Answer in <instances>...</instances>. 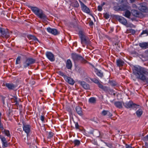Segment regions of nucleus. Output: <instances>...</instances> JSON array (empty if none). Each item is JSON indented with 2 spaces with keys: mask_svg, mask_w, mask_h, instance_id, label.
<instances>
[{
  "mask_svg": "<svg viewBox=\"0 0 148 148\" xmlns=\"http://www.w3.org/2000/svg\"><path fill=\"white\" fill-rule=\"evenodd\" d=\"M133 73L136 76L135 78L133 76H132V78L134 81L137 79L138 80H140L144 82H146V84H148V69L146 68L140 66H134L132 69Z\"/></svg>",
  "mask_w": 148,
  "mask_h": 148,
  "instance_id": "1",
  "label": "nucleus"
},
{
  "mask_svg": "<svg viewBox=\"0 0 148 148\" xmlns=\"http://www.w3.org/2000/svg\"><path fill=\"white\" fill-rule=\"evenodd\" d=\"M29 8L34 14L39 18L44 20H46L47 19V16L41 9L34 6H30Z\"/></svg>",
  "mask_w": 148,
  "mask_h": 148,
  "instance_id": "2",
  "label": "nucleus"
},
{
  "mask_svg": "<svg viewBox=\"0 0 148 148\" xmlns=\"http://www.w3.org/2000/svg\"><path fill=\"white\" fill-rule=\"evenodd\" d=\"M71 58L74 63L79 61L82 64L88 63L90 65H91V64L85 60L84 57L78 54L75 53H72L71 54Z\"/></svg>",
  "mask_w": 148,
  "mask_h": 148,
  "instance_id": "3",
  "label": "nucleus"
},
{
  "mask_svg": "<svg viewBox=\"0 0 148 148\" xmlns=\"http://www.w3.org/2000/svg\"><path fill=\"white\" fill-rule=\"evenodd\" d=\"M79 35L81 39V43L84 47H85V45H88L90 44L91 42L89 38L83 32L79 31Z\"/></svg>",
  "mask_w": 148,
  "mask_h": 148,
  "instance_id": "4",
  "label": "nucleus"
},
{
  "mask_svg": "<svg viewBox=\"0 0 148 148\" xmlns=\"http://www.w3.org/2000/svg\"><path fill=\"white\" fill-rule=\"evenodd\" d=\"M123 103L124 107L128 109L131 108L136 110L137 108H138V107L140 106L139 105L134 103L132 101Z\"/></svg>",
  "mask_w": 148,
  "mask_h": 148,
  "instance_id": "5",
  "label": "nucleus"
},
{
  "mask_svg": "<svg viewBox=\"0 0 148 148\" xmlns=\"http://www.w3.org/2000/svg\"><path fill=\"white\" fill-rule=\"evenodd\" d=\"M36 60L31 58H27L25 62L23 63L24 68H26L27 67L35 62Z\"/></svg>",
  "mask_w": 148,
  "mask_h": 148,
  "instance_id": "6",
  "label": "nucleus"
},
{
  "mask_svg": "<svg viewBox=\"0 0 148 148\" xmlns=\"http://www.w3.org/2000/svg\"><path fill=\"white\" fill-rule=\"evenodd\" d=\"M138 9L143 12H147L148 11V8L147 6V3L143 2L140 4Z\"/></svg>",
  "mask_w": 148,
  "mask_h": 148,
  "instance_id": "7",
  "label": "nucleus"
},
{
  "mask_svg": "<svg viewBox=\"0 0 148 148\" xmlns=\"http://www.w3.org/2000/svg\"><path fill=\"white\" fill-rule=\"evenodd\" d=\"M114 17L116 20L118 21L119 22L122 24L125 25L127 24V23L126 20L122 16L118 15H115Z\"/></svg>",
  "mask_w": 148,
  "mask_h": 148,
  "instance_id": "8",
  "label": "nucleus"
},
{
  "mask_svg": "<svg viewBox=\"0 0 148 148\" xmlns=\"http://www.w3.org/2000/svg\"><path fill=\"white\" fill-rule=\"evenodd\" d=\"M79 1L80 4L81 9L84 12L89 14L90 13V10L81 1L79 0Z\"/></svg>",
  "mask_w": 148,
  "mask_h": 148,
  "instance_id": "9",
  "label": "nucleus"
},
{
  "mask_svg": "<svg viewBox=\"0 0 148 148\" xmlns=\"http://www.w3.org/2000/svg\"><path fill=\"white\" fill-rule=\"evenodd\" d=\"M3 86H6L9 90H14L16 87V86L11 83H3Z\"/></svg>",
  "mask_w": 148,
  "mask_h": 148,
  "instance_id": "10",
  "label": "nucleus"
},
{
  "mask_svg": "<svg viewBox=\"0 0 148 148\" xmlns=\"http://www.w3.org/2000/svg\"><path fill=\"white\" fill-rule=\"evenodd\" d=\"M47 30L48 32L54 35H56L59 33L56 29L54 28H51L50 27L47 28Z\"/></svg>",
  "mask_w": 148,
  "mask_h": 148,
  "instance_id": "11",
  "label": "nucleus"
},
{
  "mask_svg": "<svg viewBox=\"0 0 148 148\" xmlns=\"http://www.w3.org/2000/svg\"><path fill=\"white\" fill-rule=\"evenodd\" d=\"M23 130L27 134H29L30 131L31 127L30 125H26L24 123H23Z\"/></svg>",
  "mask_w": 148,
  "mask_h": 148,
  "instance_id": "12",
  "label": "nucleus"
},
{
  "mask_svg": "<svg viewBox=\"0 0 148 148\" xmlns=\"http://www.w3.org/2000/svg\"><path fill=\"white\" fill-rule=\"evenodd\" d=\"M46 55L47 58L51 61L55 60V58L53 54L51 52L47 51L46 53Z\"/></svg>",
  "mask_w": 148,
  "mask_h": 148,
  "instance_id": "13",
  "label": "nucleus"
},
{
  "mask_svg": "<svg viewBox=\"0 0 148 148\" xmlns=\"http://www.w3.org/2000/svg\"><path fill=\"white\" fill-rule=\"evenodd\" d=\"M64 79L66 82L71 85H74L75 83V81L70 77L67 76L66 77H64Z\"/></svg>",
  "mask_w": 148,
  "mask_h": 148,
  "instance_id": "14",
  "label": "nucleus"
},
{
  "mask_svg": "<svg viewBox=\"0 0 148 148\" xmlns=\"http://www.w3.org/2000/svg\"><path fill=\"white\" fill-rule=\"evenodd\" d=\"M124 62L121 58H119L116 60V64L117 66L120 68L122 67L124 64Z\"/></svg>",
  "mask_w": 148,
  "mask_h": 148,
  "instance_id": "15",
  "label": "nucleus"
},
{
  "mask_svg": "<svg viewBox=\"0 0 148 148\" xmlns=\"http://www.w3.org/2000/svg\"><path fill=\"white\" fill-rule=\"evenodd\" d=\"M79 84L84 89L88 90L89 89L90 86L89 85L84 81H81L79 82Z\"/></svg>",
  "mask_w": 148,
  "mask_h": 148,
  "instance_id": "16",
  "label": "nucleus"
},
{
  "mask_svg": "<svg viewBox=\"0 0 148 148\" xmlns=\"http://www.w3.org/2000/svg\"><path fill=\"white\" fill-rule=\"evenodd\" d=\"M95 72L96 74L99 77L102 78L103 77V73L101 70L95 68Z\"/></svg>",
  "mask_w": 148,
  "mask_h": 148,
  "instance_id": "17",
  "label": "nucleus"
},
{
  "mask_svg": "<svg viewBox=\"0 0 148 148\" xmlns=\"http://www.w3.org/2000/svg\"><path fill=\"white\" fill-rule=\"evenodd\" d=\"M1 34L3 37H5L6 38H8L10 37L8 29H4Z\"/></svg>",
  "mask_w": 148,
  "mask_h": 148,
  "instance_id": "18",
  "label": "nucleus"
},
{
  "mask_svg": "<svg viewBox=\"0 0 148 148\" xmlns=\"http://www.w3.org/2000/svg\"><path fill=\"white\" fill-rule=\"evenodd\" d=\"M131 12L134 16L137 17H139L141 15V13L138 10H131Z\"/></svg>",
  "mask_w": 148,
  "mask_h": 148,
  "instance_id": "19",
  "label": "nucleus"
},
{
  "mask_svg": "<svg viewBox=\"0 0 148 148\" xmlns=\"http://www.w3.org/2000/svg\"><path fill=\"white\" fill-rule=\"evenodd\" d=\"M66 68L69 69H71L72 67V64L71 61L70 59H68L66 63Z\"/></svg>",
  "mask_w": 148,
  "mask_h": 148,
  "instance_id": "20",
  "label": "nucleus"
},
{
  "mask_svg": "<svg viewBox=\"0 0 148 148\" xmlns=\"http://www.w3.org/2000/svg\"><path fill=\"white\" fill-rule=\"evenodd\" d=\"M139 58L143 62L148 60V55H146L145 54L141 53Z\"/></svg>",
  "mask_w": 148,
  "mask_h": 148,
  "instance_id": "21",
  "label": "nucleus"
},
{
  "mask_svg": "<svg viewBox=\"0 0 148 148\" xmlns=\"http://www.w3.org/2000/svg\"><path fill=\"white\" fill-rule=\"evenodd\" d=\"M139 46L143 49L148 48V42H143L139 44Z\"/></svg>",
  "mask_w": 148,
  "mask_h": 148,
  "instance_id": "22",
  "label": "nucleus"
},
{
  "mask_svg": "<svg viewBox=\"0 0 148 148\" xmlns=\"http://www.w3.org/2000/svg\"><path fill=\"white\" fill-rule=\"evenodd\" d=\"M138 107L139 108H138L139 109L136 111V114L138 117H140L142 114L143 113V111L139 107Z\"/></svg>",
  "mask_w": 148,
  "mask_h": 148,
  "instance_id": "23",
  "label": "nucleus"
},
{
  "mask_svg": "<svg viewBox=\"0 0 148 148\" xmlns=\"http://www.w3.org/2000/svg\"><path fill=\"white\" fill-rule=\"evenodd\" d=\"M114 105L117 108L119 109L123 107L122 103L121 101H116L114 103Z\"/></svg>",
  "mask_w": 148,
  "mask_h": 148,
  "instance_id": "24",
  "label": "nucleus"
},
{
  "mask_svg": "<svg viewBox=\"0 0 148 148\" xmlns=\"http://www.w3.org/2000/svg\"><path fill=\"white\" fill-rule=\"evenodd\" d=\"M128 8L127 5L126 4H122L119 6V9L121 11L127 10Z\"/></svg>",
  "mask_w": 148,
  "mask_h": 148,
  "instance_id": "25",
  "label": "nucleus"
},
{
  "mask_svg": "<svg viewBox=\"0 0 148 148\" xmlns=\"http://www.w3.org/2000/svg\"><path fill=\"white\" fill-rule=\"evenodd\" d=\"M75 109L77 112L78 114L80 115H82V112L81 108L78 106L76 107Z\"/></svg>",
  "mask_w": 148,
  "mask_h": 148,
  "instance_id": "26",
  "label": "nucleus"
},
{
  "mask_svg": "<svg viewBox=\"0 0 148 148\" xmlns=\"http://www.w3.org/2000/svg\"><path fill=\"white\" fill-rule=\"evenodd\" d=\"M27 37L29 40H36L39 42L38 39L34 36L32 35H29L27 36Z\"/></svg>",
  "mask_w": 148,
  "mask_h": 148,
  "instance_id": "27",
  "label": "nucleus"
},
{
  "mask_svg": "<svg viewBox=\"0 0 148 148\" xmlns=\"http://www.w3.org/2000/svg\"><path fill=\"white\" fill-rule=\"evenodd\" d=\"M2 133L4 134L5 135L7 136L8 137L10 138L11 137V135L10 133V132L9 130L4 129L3 131H2Z\"/></svg>",
  "mask_w": 148,
  "mask_h": 148,
  "instance_id": "28",
  "label": "nucleus"
},
{
  "mask_svg": "<svg viewBox=\"0 0 148 148\" xmlns=\"http://www.w3.org/2000/svg\"><path fill=\"white\" fill-rule=\"evenodd\" d=\"M89 102L91 103L95 104L96 102V99L94 97H91L88 100Z\"/></svg>",
  "mask_w": 148,
  "mask_h": 148,
  "instance_id": "29",
  "label": "nucleus"
},
{
  "mask_svg": "<svg viewBox=\"0 0 148 148\" xmlns=\"http://www.w3.org/2000/svg\"><path fill=\"white\" fill-rule=\"evenodd\" d=\"M72 5L75 8H78L79 6V4L77 1H74L72 3Z\"/></svg>",
  "mask_w": 148,
  "mask_h": 148,
  "instance_id": "30",
  "label": "nucleus"
},
{
  "mask_svg": "<svg viewBox=\"0 0 148 148\" xmlns=\"http://www.w3.org/2000/svg\"><path fill=\"white\" fill-rule=\"evenodd\" d=\"M75 146H78L80 144V141L77 139L75 140L73 142Z\"/></svg>",
  "mask_w": 148,
  "mask_h": 148,
  "instance_id": "31",
  "label": "nucleus"
},
{
  "mask_svg": "<svg viewBox=\"0 0 148 148\" xmlns=\"http://www.w3.org/2000/svg\"><path fill=\"white\" fill-rule=\"evenodd\" d=\"M131 15L130 12L128 10H126L125 14V16L127 18H129Z\"/></svg>",
  "mask_w": 148,
  "mask_h": 148,
  "instance_id": "32",
  "label": "nucleus"
},
{
  "mask_svg": "<svg viewBox=\"0 0 148 148\" xmlns=\"http://www.w3.org/2000/svg\"><path fill=\"white\" fill-rule=\"evenodd\" d=\"M0 138L1 140L2 143L7 141L5 138L3 136L0 135Z\"/></svg>",
  "mask_w": 148,
  "mask_h": 148,
  "instance_id": "33",
  "label": "nucleus"
},
{
  "mask_svg": "<svg viewBox=\"0 0 148 148\" xmlns=\"http://www.w3.org/2000/svg\"><path fill=\"white\" fill-rule=\"evenodd\" d=\"M21 57L20 56H18L16 59V64H19L21 63Z\"/></svg>",
  "mask_w": 148,
  "mask_h": 148,
  "instance_id": "34",
  "label": "nucleus"
},
{
  "mask_svg": "<svg viewBox=\"0 0 148 148\" xmlns=\"http://www.w3.org/2000/svg\"><path fill=\"white\" fill-rule=\"evenodd\" d=\"M91 80L93 82L97 85L99 83V80L95 78L91 79Z\"/></svg>",
  "mask_w": 148,
  "mask_h": 148,
  "instance_id": "35",
  "label": "nucleus"
},
{
  "mask_svg": "<svg viewBox=\"0 0 148 148\" xmlns=\"http://www.w3.org/2000/svg\"><path fill=\"white\" fill-rule=\"evenodd\" d=\"M109 83L111 85L113 86H115L116 85L115 82L113 80H110L109 82Z\"/></svg>",
  "mask_w": 148,
  "mask_h": 148,
  "instance_id": "36",
  "label": "nucleus"
},
{
  "mask_svg": "<svg viewBox=\"0 0 148 148\" xmlns=\"http://www.w3.org/2000/svg\"><path fill=\"white\" fill-rule=\"evenodd\" d=\"M103 17L106 19H108L110 17L109 14L106 12L103 14Z\"/></svg>",
  "mask_w": 148,
  "mask_h": 148,
  "instance_id": "37",
  "label": "nucleus"
},
{
  "mask_svg": "<svg viewBox=\"0 0 148 148\" xmlns=\"http://www.w3.org/2000/svg\"><path fill=\"white\" fill-rule=\"evenodd\" d=\"M102 89L106 92H109L110 90V88L106 86H104Z\"/></svg>",
  "mask_w": 148,
  "mask_h": 148,
  "instance_id": "38",
  "label": "nucleus"
},
{
  "mask_svg": "<svg viewBox=\"0 0 148 148\" xmlns=\"http://www.w3.org/2000/svg\"><path fill=\"white\" fill-rule=\"evenodd\" d=\"M132 54L134 55V56L136 57H140V55L141 54L140 53H138L136 52L135 51H134L132 52Z\"/></svg>",
  "mask_w": 148,
  "mask_h": 148,
  "instance_id": "39",
  "label": "nucleus"
},
{
  "mask_svg": "<svg viewBox=\"0 0 148 148\" xmlns=\"http://www.w3.org/2000/svg\"><path fill=\"white\" fill-rule=\"evenodd\" d=\"M58 74L60 76H62L64 79V77H66V75H65L64 73L61 71H59L58 72Z\"/></svg>",
  "mask_w": 148,
  "mask_h": 148,
  "instance_id": "40",
  "label": "nucleus"
},
{
  "mask_svg": "<svg viewBox=\"0 0 148 148\" xmlns=\"http://www.w3.org/2000/svg\"><path fill=\"white\" fill-rule=\"evenodd\" d=\"M106 145L110 148H113L112 144L111 143H108L106 142H104Z\"/></svg>",
  "mask_w": 148,
  "mask_h": 148,
  "instance_id": "41",
  "label": "nucleus"
},
{
  "mask_svg": "<svg viewBox=\"0 0 148 148\" xmlns=\"http://www.w3.org/2000/svg\"><path fill=\"white\" fill-rule=\"evenodd\" d=\"M54 135V133L51 132H50L49 133L48 136L47 137L48 138H50L53 136Z\"/></svg>",
  "mask_w": 148,
  "mask_h": 148,
  "instance_id": "42",
  "label": "nucleus"
},
{
  "mask_svg": "<svg viewBox=\"0 0 148 148\" xmlns=\"http://www.w3.org/2000/svg\"><path fill=\"white\" fill-rule=\"evenodd\" d=\"M108 110H103L101 112V114L103 116H106L107 114V112Z\"/></svg>",
  "mask_w": 148,
  "mask_h": 148,
  "instance_id": "43",
  "label": "nucleus"
},
{
  "mask_svg": "<svg viewBox=\"0 0 148 148\" xmlns=\"http://www.w3.org/2000/svg\"><path fill=\"white\" fill-rule=\"evenodd\" d=\"M2 144V147H8V141L5 142Z\"/></svg>",
  "mask_w": 148,
  "mask_h": 148,
  "instance_id": "44",
  "label": "nucleus"
},
{
  "mask_svg": "<svg viewBox=\"0 0 148 148\" xmlns=\"http://www.w3.org/2000/svg\"><path fill=\"white\" fill-rule=\"evenodd\" d=\"M97 10L99 11H101L102 10V6L99 5L97 7Z\"/></svg>",
  "mask_w": 148,
  "mask_h": 148,
  "instance_id": "45",
  "label": "nucleus"
},
{
  "mask_svg": "<svg viewBox=\"0 0 148 148\" xmlns=\"http://www.w3.org/2000/svg\"><path fill=\"white\" fill-rule=\"evenodd\" d=\"M45 117L44 115H41L40 116V119L42 122L45 121Z\"/></svg>",
  "mask_w": 148,
  "mask_h": 148,
  "instance_id": "46",
  "label": "nucleus"
},
{
  "mask_svg": "<svg viewBox=\"0 0 148 148\" xmlns=\"http://www.w3.org/2000/svg\"><path fill=\"white\" fill-rule=\"evenodd\" d=\"M14 102L16 103L15 104L18 105V103L17 101V98L15 97L14 98Z\"/></svg>",
  "mask_w": 148,
  "mask_h": 148,
  "instance_id": "47",
  "label": "nucleus"
},
{
  "mask_svg": "<svg viewBox=\"0 0 148 148\" xmlns=\"http://www.w3.org/2000/svg\"><path fill=\"white\" fill-rule=\"evenodd\" d=\"M1 100L3 102V105H4L5 104V97L3 96H1Z\"/></svg>",
  "mask_w": 148,
  "mask_h": 148,
  "instance_id": "48",
  "label": "nucleus"
},
{
  "mask_svg": "<svg viewBox=\"0 0 148 148\" xmlns=\"http://www.w3.org/2000/svg\"><path fill=\"white\" fill-rule=\"evenodd\" d=\"M99 87L101 89H102L103 87H104L99 82L98 84H97Z\"/></svg>",
  "mask_w": 148,
  "mask_h": 148,
  "instance_id": "49",
  "label": "nucleus"
},
{
  "mask_svg": "<svg viewBox=\"0 0 148 148\" xmlns=\"http://www.w3.org/2000/svg\"><path fill=\"white\" fill-rule=\"evenodd\" d=\"M130 32L132 34L134 35L135 34V31L133 29H130Z\"/></svg>",
  "mask_w": 148,
  "mask_h": 148,
  "instance_id": "50",
  "label": "nucleus"
},
{
  "mask_svg": "<svg viewBox=\"0 0 148 148\" xmlns=\"http://www.w3.org/2000/svg\"><path fill=\"white\" fill-rule=\"evenodd\" d=\"M75 127L77 129H79V126L77 122L75 123Z\"/></svg>",
  "mask_w": 148,
  "mask_h": 148,
  "instance_id": "51",
  "label": "nucleus"
},
{
  "mask_svg": "<svg viewBox=\"0 0 148 148\" xmlns=\"http://www.w3.org/2000/svg\"><path fill=\"white\" fill-rule=\"evenodd\" d=\"M145 34H148V31L147 30H143L141 34V35H143Z\"/></svg>",
  "mask_w": 148,
  "mask_h": 148,
  "instance_id": "52",
  "label": "nucleus"
},
{
  "mask_svg": "<svg viewBox=\"0 0 148 148\" xmlns=\"http://www.w3.org/2000/svg\"><path fill=\"white\" fill-rule=\"evenodd\" d=\"M143 148H148V143L145 142V146H143Z\"/></svg>",
  "mask_w": 148,
  "mask_h": 148,
  "instance_id": "53",
  "label": "nucleus"
},
{
  "mask_svg": "<svg viewBox=\"0 0 148 148\" xmlns=\"http://www.w3.org/2000/svg\"><path fill=\"white\" fill-rule=\"evenodd\" d=\"M108 115L109 117H111L112 116V115L111 113L109 111H108L107 112V114Z\"/></svg>",
  "mask_w": 148,
  "mask_h": 148,
  "instance_id": "54",
  "label": "nucleus"
},
{
  "mask_svg": "<svg viewBox=\"0 0 148 148\" xmlns=\"http://www.w3.org/2000/svg\"><path fill=\"white\" fill-rule=\"evenodd\" d=\"M125 147L126 148H132L131 146L128 145L127 144H125Z\"/></svg>",
  "mask_w": 148,
  "mask_h": 148,
  "instance_id": "55",
  "label": "nucleus"
},
{
  "mask_svg": "<svg viewBox=\"0 0 148 148\" xmlns=\"http://www.w3.org/2000/svg\"><path fill=\"white\" fill-rule=\"evenodd\" d=\"M94 25V23L93 21H90L89 24V25L90 26H91L93 25Z\"/></svg>",
  "mask_w": 148,
  "mask_h": 148,
  "instance_id": "56",
  "label": "nucleus"
},
{
  "mask_svg": "<svg viewBox=\"0 0 148 148\" xmlns=\"http://www.w3.org/2000/svg\"><path fill=\"white\" fill-rule=\"evenodd\" d=\"M144 138L145 140H148V135L144 137Z\"/></svg>",
  "mask_w": 148,
  "mask_h": 148,
  "instance_id": "57",
  "label": "nucleus"
},
{
  "mask_svg": "<svg viewBox=\"0 0 148 148\" xmlns=\"http://www.w3.org/2000/svg\"><path fill=\"white\" fill-rule=\"evenodd\" d=\"M4 28L1 27L0 29V33L1 34L3 30H4Z\"/></svg>",
  "mask_w": 148,
  "mask_h": 148,
  "instance_id": "58",
  "label": "nucleus"
},
{
  "mask_svg": "<svg viewBox=\"0 0 148 148\" xmlns=\"http://www.w3.org/2000/svg\"><path fill=\"white\" fill-rule=\"evenodd\" d=\"M0 128H2L3 129V125L2 124H1V119H0Z\"/></svg>",
  "mask_w": 148,
  "mask_h": 148,
  "instance_id": "59",
  "label": "nucleus"
},
{
  "mask_svg": "<svg viewBox=\"0 0 148 148\" xmlns=\"http://www.w3.org/2000/svg\"><path fill=\"white\" fill-rule=\"evenodd\" d=\"M145 53L146 55H148V49L145 51Z\"/></svg>",
  "mask_w": 148,
  "mask_h": 148,
  "instance_id": "60",
  "label": "nucleus"
},
{
  "mask_svg": "<svg viewBox=\"0 0 148 148\" xmlns=\"http://www.w3.org/2000/svg\"><path fill=\"white\" fill-rule=\"evenodd\" d=\"M17 131H19L20 132H21L22 131V129L21 128H18L17 130Z\"/></svg>",
  "mask_w": 148,
  "mask_h": 148,
  "instance_id": "61",
  "label": "nucleus"
},
{
  "mask_svg": "<svg viewBox=\"0 0 148 148\" xmlns=\"http://www.w3.org/2000/svg\"><path fill=\"white\" fill-rule=\"evenodd\" d=\"M130 1L131 3H133L135 1V0H130Z\"/></svg>",
  "mask_w": 148,
  "mask_h": 148,
  "instance_id": "62",
  "label": "nucleus"
},
{
  "mask_svg": "<svg viewBox=\"0 0 148 148\" xmlns=\"http://www.w3.org/2000/svg\"><path fill=\"white\" fill-rule=\"evenodd\" d=\"M114 30V28H111L110 29V31L111 32H113Z\"/></svg>",
  "mask_w": 148,
  "mask_h": 148,
  "instance_id": "63",
  "label": "nucleus"
},
{
  "mask_svg": "<svg viewBox=\"0 0 148 148\" xmlns=\"http://www.w3.org/2000/svg\"><path fill=\"white\" fill-rule=\"evenodd\" d=\"M10 143H8V146H10Z\"/></svg>",
  "mask_w": 148,
  "mask_h": 148,
  "instance_id": "64",
  "label": "nucleus"
}]
</instances>
